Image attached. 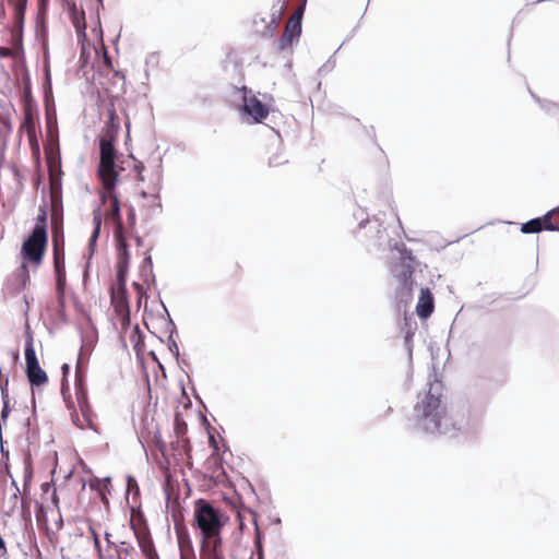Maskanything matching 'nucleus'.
I'll return each instance as SVG.
<instances>
[{
    "label": "nucleus",
    "mask_w": 559,
    "mask_h": 559,
    "mask_svg": "<svg viewBox=\"0 0 559 559\" xmlns=\"http://www.w3.org/2000/svg\"><path fill=\"white\" fill-rule=\"evenodd\" d=\"M4 14H5L4 8H3V5H1V8H0V15L4 16Z\"/></svg>",
    "instance_id": "09e8293b"
},
{
    "label": "nucleus",
    "mask_w": 559,
    "mask_h": 559,
    "mask_svg": "<svg viewBox=\"0 0 559 559\" xmlns=\"http://www.w3.org/2000/svg\"><path fill=\"white\" fill-rule=\"evenodd\" d=\"M175 432L177 442L181 444L185 450L190 449L189 439L187 437L188 426L181 413L175 414Z\"/></svg>",
    "instance_id": "a211bd4d"
},
{
    "label": "nucleus",
    "mask_w": 559,
    "mask_h": 559,
    "mask_svg": "<svg viewBox=\"0 0 559 559\" xmlns=\"http://www.w3.org/2000/svg\"><path fill=\"white\" fill-rule=\"evenodd\" d=\"M19 493H20V490L19 488H15V492L13 493L12 496V500H13V507L16 506L17 501H19Z\"/></svg>",
    "instance_id": "37998d69"
},
{
    "label": "nucleus",
    "mask_w": 559,
    "mask_h": 559,
    "mask_svg": "<svg viewBox=\"0 0 559 559\" xmlns=\"http://www.w3.org/2000/svg\"><path fill=\"white\" fill-rule=\"evenodd\" d=\"M306 0H304L302 4L298 7V9L294 12V14L289 17L288 21H293L301 24L304 11H305Z\"/></svg>",
    "instance_id": "7c9ffc66"
},
{
    "label": "nucleus",
    "mask_w": 559,
    "mask_h": 559,
    "mask_svg": "<svg viewBox=\"0 0 559 559\" xmlns=\"http://www.w3.org/2000/svg\"><path fill=\"white\" fill-rule=\"evenodd\" d=\"M141 195L144 199H147V203L144 206H146L150 212L154 213L155 210L162 207L160 199L157 192L147 194L145 191H142Z\"/></svg>",
    "instance_id": "a878e982"
},
{
    "label": "nucleus",
    "mask_w": 559,
    "mask_h": 559,
    "mask_svg": "<svg viewBox=\"0 0 559 559\" xmlns=\"http://www.w3.org/2000/svg\"><path fill=\"white\" fill-rule=\"evenodd\" d=\"M14 51L11 48L0 47V57H13Z\"/></svg>",
    "instance_id": "58836bf2"
},
{
    "label": "nucleus",
    "mask_w": 559,
    "mask_h": 559,
    "mask_svg": "<svg viewBox=\"0 0 559 559\" xmlns=\"http://www.w3.org/2000/svg\"><path fill=\"white\" fill-rule=\"evenodd\" d=\"M301 34V24L287 21L283 35L280 38L278 47L285 50L293 45L295 39H298Z\"/></svg>",
    "instance_id": "dca6fc26"
},
{
    "label": "nucleus",
    "mask_w": 559,
    "mask_h": 559,
    "mask_svg": "<svg viewBox=\"0 0 559 559\" xmlns=\"http://www.w3.org/2000/svg\"><path fill=\"white\" fill-rule=\"evenodd\" d=\"M390 271L399 284L396 295L399 297L411 298L414 288L413 274L415 271L412 254L407 252L402 253L401 257L391 264Z\"/></svg>",
    "instance_id": "0eeeda50"
},
{
    "label": "nucleus",
    "mask_w": 559,
    "mask_h": 559,
    "mask_svg": "<svg viewBox=\"0 0 559 559\" xmlns=\"http://www.w3.org/2000/svg\"><path fill=\"white\" fill-rule=\"evenodd\" d=\"M103 62L105 64V67L110 70V71H114V66H112V61H111V58L110 56L108 55L106 48L104 47V51H103Z\"/></svg>",
    "instance_id": "f704fd0d"
},
{
    "label": "nucleus",
    "mask_w": 559,
    "mask_h": 559,
    "mask_svg": "<svg viewBox=\"0 0 559 559\" xmlns=\"http://www.w3.org/2000/svg\"><path fill=\"white\" fill-rule=\"evenodd\" d=\"M228 516L205 499L193 504V523L200 540V559H225L223 530Z\"/></svg>",
    "instance_id": "f257e3e1"
},
{
    "label": "nucleus",
    "mask_w": 559,
    "mask_h": 559,
    "mask_svg": "<svg viewBox=\"0 0 559 559\" xmlns=\"http://www.w3.org/2000/svg\"><path fill=\"white\" fill-rule=\"evenodd\" d=\"M435 310V299L429 288H421L416 306V312L419 318L427 319Z\"/></svg>",
    "instance_id": "2eb2a0df"
},
{
    "label": "nucleus",
    "mask_w": 559,
    "mask_h": 559,
    "mask_svg": "<svg viewBox=\"0 0 559 559\" xmlns=\"http://www.w3.org/2000/svg\"><path fill=\"white\" fill-rule=\"evenodd\" d=\"M90 532L93 537L94 547H95L96 551L98 552V556L100 557L102 556V546H100L98 533L93 527H90Z\"/></svg>",
    "instance_id": "473e14b6"
},
{
    "label": "nucleus",
    "mask_w": 559,
    "mask_h": 559,
    "mask_svg": "<svg viewBox=\"0 0 559 559\" xmlns=\"http://www.w3.org/2000/svg\"><path fill=\"white\" fill-rule=\"evenodd\" d=\"M287 3H288V0H284L283 3L276 10H274V12L272 13V19L267 25V28L270 29L271 33H273L277 28L283 15L286 11Z\"/></svg>",
    "instance_id": "5701e85b"
},
{
    "label": "nucleus",
    "mask_w": 559,
    "mask_h": 559,
    "mask_svg": "<svg viewBox=\"0 0 559 559\" xmlns=\"http://www.w3.org/2000/svg\"><path fill=\"white\" fill-rule=\"evenodd\" d=\"M26 374L32 385L40 386L48 381L46 372L40 368L32 341L25 346Z\"/></svg>",
    "instance_id": "9b49d317"
},
{
    "label": "nucleus",
    "mask_w": 559,
    "mask_h": 559,
    "mask_svg": "<svg viewBox=\"0 0 559 559\" xmlns=\"http://www.w3.org/2000/svg\"><path fill=\"white\" fill-rule=\"evenodd\" d=\"M109 536H110V535H109L108 533H106L105 538H106V540H107L108 543H110V540H109Z\"/></svg>",
    "instance_id": "8fccbe9b"
},
{
    "label": "nucleus",
    "mask_w": 559,
    "mask_h": 559,
    "mask_svg": "<svg viewBox=\"0 0 559 559\" xmlns=\"http://www.w3.org/2000/svg\"><path fill=\"white\" fill-rule=\"evenodd\" d=\"M132 286H133V288L135 289V292H136V294L139 296V304H140L141 302V298H142V296L144 294V288H143V286L141 284H139L136 282H134L132 284Z\"/></svg>",
    "instance_id": "4c0bfd02"
},
{
    "label": "nucleus",
    "mask_w": 559,
    "mask_h": 559,
    "mask_svg": "<svg viewBox=\"0 0 559 559\" xmlns=\"http://www.w3.org/2000/svg\"><path fill=\"white\" fill-rule=\"evenodd\" d=\"M43 489H44L45 493H48V491L50 489H52V491H51V501L58 508L59 499H58V496H57V492H56V488L51 487L48 483H45L43 485Z\"/></svg>",
    "instance_id": "72a5a7b5"
},
{
    "label": "nucleus",
    "mask_w": 559,
    "mask_h": 559,
    "mask_svg": "<svg viewBox=\"0 0 559 559\" xmlns=\"http://www.w3.org/2000/svg\"><path fill=\"white\" fill-rule=\"evenodd\" d=\"M48 245V233L39 229L32 230L28 238L22 243L21 255L23 263L21 272L24 277V284L29 282L28 264L34 269L41 265Z\"/></svg>",
    "instance_id": "20e7f679"
},
{
    "label": "nucleus",
    "mask_w": 559,
    "mask_h": 559,
    "mask_svg": "<svg viewBox=\"0 0 559 559\" xmlns=\"http://www.w3.org/2000/svg\"><path fill=\"white\" fill-rule=\"evenodd\" d=\"M543 230H545V226L543 224V216L533 218L521 225V231L523 234H537Z\"/></svg>",
    "instance_id": "412c9836"
},
{
    "label": "nucleus",
    "mask_w": 559,
    "mask_h": 559,
    "mask_svg": "<svg viewBox=\"0 0 559 559\" xmlns=\"http://www.w3.org/2000/svg\"><path fill=\"white\" fill-rule=\"evenodd\" d=\"M178 544L180 549V556L194 554L192 542L187 532L178 531Z\"/></svg>",
    "instance_id": "4be33fe9"
},
{
    "label": "nucleus",
    "mask_w": 559,
    "mask_h": 559,
    "mask_svg": "<svg viewBox=\"0 0 559 559\" xmlns=\"http://www.w3.org/2000/svg\"><path fill=\"white\" fill-rule=\"evenodd\" d=\"M545 230L559 231V206L548 211L543 216Z\"/></svg>",
    "instance_id": "aec40b11"
},
{
    "label": "nucleus",
    "mask_w": 559,
    "mask_h": 559,
    "mask_svg": "<svg viewBox=\"0 0 559 559\" xmlns=\"http://www.w3.org/2000/svg\"><path fill=\"white\" fill-rule=\"evenodd\" d=\"M7 555H8V550H7L5 542L0 536V559H5Z\"/></svg>",
    "instance_id": "e433bc0d"
},
{
    "label": "nucleus",
    "mask_w": 559,
    "mask_h": 559,
    "mask_svg": "<svg viewBox=\"0 0 559 559\" xmlns=\"http://www.w3.org/2000/svg\"><path fill=\"white\" fill-rule=\"evenodd\" d=\"M67 4L68 12L71 19V22L75 28L76 35L79 38L86 37V20L85 12L82 9H78L75 2L73 0H63Z\"/></svg>",
    "instance_id": "f8f14e48"
},
{
    "label": "nucleus",
    "mask_w": 559,
    "mask_h": 559,
    "mask_svg": "<svg viewBox=\"0 0 559 559\" xmlns=\"http://www.w3.org/2000/svg\"><path fill=\"white\" fill-rule=\"evenodd\" d=\"M145 260H146V261H148V262H151V257H150V255H148V257H146V259H145Z\"/></svg>",
    "instance_id": "3c124183"
},
{
    "label": "nucleus",
    "mask_w": 559,
    "mask_h": 559,
    "mask_svg": "<svg viewBox=\"0 0 559 559\" xmlns=\"http://www.w3.org/2000/svg\"><path fill=\"white\" fill-rule=\"evenodd\" d=\"M415 426L425 433H440L455 438L463 431V418L459 423L441 408V396L429 391L415 405Z\"/></svg>",
    "instance_id": "7ed1b4c3"
},
{
    "label": "nucleus",
    "mask_w": 559,
    "mask_h": 559,
    "mask_svg": "<svg viewBox=\"0 0 559 559\" xmlns=\"http://www.w3.org/2000/svg\"><path fill=\"white\" fill-rule=\"evenodd\" d=\"M62 382H61V392L63 395H66V392L69 391V386H68V383H67V377L69 374V371H70V367L68 364H63L62 367Z\"/></svg>",
    "instance_id": "c85d7f7f"
},
{
    "label": "nucleus",
    "mask_w": 559,
    "mask_h": 559,
    "mask_svg": "<svg viewBox=\"0 0 559 559\" xmlns=\"http://www.w3.org/2000/svg\"><path fill=\"white\" fill-rule=\"evenodd\" d=\"M102 221H103V214L100 213V211L94 210L93 211L94 228H93V233L88 240L87 253L85 254L87 265L90 264L93 255L96 252L97 240L99 238V234H100V229H102Z\"/></svg>",
    "instance_id": "4468645a"
},
{
    "label": "nucleus",
    "mask_w": 559,
    "mask_h": 559,
    "mask_svg": "<svg viewBox=\"0 0 559 559\" xmlns=\"http://www.w3.org/2000/svg\"><path fill=\"white\" fill-rule=\"evenodd\" d=\"M131 528L136 537L139 547L146 559H158L157 551L152 540L150 530L142 513L132 510L130 520Z\"/></svg>",
    "instance_id": "1a4fd4ad"
},
{
    "label": "nucleus",
    "mask_w": 559,
    "mask_h": 559,
    "mask_svg": "<svg viewBox=\"0 0 559 559\" xmlns=\"http://www.w3.org/2000/svg\"><path fill=\"white\" fill-rule=\"evenodd\" d=\"M134 486H136L135 480H134V479H129V483H128V487H129V489H130V488H134Z\"/></svg>",
    "instance_id": "de8ad7c7"
},
{
    "label": "nucleus",
    "mask_w": 559,
    "mask_h": 559,
    "mask_svg": "<svg viewBox=\"0 0 559 559\" xmlns=\"http://www.w3.org/2000/svg\"><path fill=\"white\" fill-rule=\"evenodd\" d=\"M115 141L109 139L99 140L100 156L97 173L102 185L107 186L109 189L116 187L119 177L116 169L117 151L115 148Z\"/></svg>",
    "instance_id": "423d86ee"
},
{
    "label": "nucleus",
    "mask_w": 559,
    "mask_h": 559,
    "mask_svg": "<svg viewBox=\"0 0 559 559\" xmlns=\"http://www.w3.org/2000/svg\"><path fill=\"white\" fill-rule=\"evenodd\" d=\"M136 554L135 548L129 542H120L117 547L118 559H133Z\"/></svg>",
    "instance_id": "b1692460"
},
{
    "label": "nucleus",
    "mask_w": 559,
    "mask_h": 559,
    "mask_svg": "<svg viewBox=\"0 0 559 559\" xmlns=\"http://www.w3.org/2000/svg\"><path fill=\"white\" fill-rule=\"evenodd\" d=\"M134 486H136L135 480H134V479H129V483H128V487H129V489H130V488H134Z\"/></svg>",
    "instance_id": "49530a36"
},
{
    "label": "nucleus",
    "mask_w": 559,
    "mask_h": 559,
    "mask_svg": "<svg viewBox=\"0 0 559 559\" xmlns=\"http://www.w3.org/2000/svg\"><path fill=\"white\" fill-rule=\"evenodd\" d=\"M306 0H304L302 4L298 7V9L294 12V14L289 17L288 21H293L301 24L304 11H305Z\"/></svg>",
    "instance_id": "c756f323"
},
{
    "label": "nucleus",
    "mask_w": 559,
    "mask_h": 559,
    "mask_svg": "<svg viewBox=\"0 0 559 559\" xmlns=\"http://www.w3.org/2000/svg\"><path fill=\"white\" fill-rule=\"evenodd\" d=\"M51 225L53 265L66 264V242L62 217H59L55 212L51 214Z\"/></svg>",
    "instance_id": "9d476101"
},
{
    "label": "nucleus",
    "mask_w": 559,
    "mask_h": 559,
    "mask_svg": "<svg viewBox=\"0 0 559 559\" xmlns=\"http://www.w3.org/2000/svg\"><path fill=\"white\" fill-rule=\"evenodd\" d=\"M53 271L56 275L58 301L60 305H63L64 289L67 284L66 264L53 265Z\"/></svg>",
    "instance_id": "6ab92c4d"
},
{
    "label": "nucleus",
    "mask_w": 559,
    "mask_h": 559,
    "mask_svg": "<svg viewBox=\"0 0 559 559\" xmlns=\"http://www.w3.org/2000/svg\"><path fill=\"white\" fill-rule=\"evenodd\" d=\"M120 131L119 117L112 103L108 108V120L105 123L104 132L100 139L117 140Z\"/></svg>",
    "instance_id": "f3484780"
},
{
    "label": "nucleus",
    "mask_w": 559,
    "mask_h": 559,
    "mask_svg": "<svg viewBox=\"0 0 559 559\" xmlns=\"http://www.w3.org/2000/svg\"><path fill=\"white\" fill-rule=\"evenodd\" d=\"M38 1V14L45 15L47 12L49 0H37Z\"/></svg>",
    "instance_id": "c9c22d12"
},
{
    "label": "nucleus",
    "mask_w": 559,
    "mask_h": 559,
    "mask_svg": "<svg viewBox=\"0 0 559 559\" xmlns=\"http://www.w3.org/2000/svg\"><path fill=\"white\" fill-rule=\"evenodd\" d=\"M131 254L118 255L117 263V278L118 283L116 287L111 289V304L116 313L120 317L121 325L123 329L130 324V308L127 298L126 288V274L130 262Z\"/></svg>",
    "instance_id": "39448f33"
},
{
    "label": "nucleus",
    "mask_w": 559,
    "mask_h": 559,
    "mask_svg": "<svg viewBox=\"0 0 559 559\" xmlns=\"http://www.w3.org/2000/svg\"><path fill=\"white\" fill-rule=\"evenodd\" d=\"M75 377H76V381L79 384H81L82 382V378H81V373H80V367L78 366L76 367V373H75Z\"/></svg>",
    "instance_id": "c03bdc74"
},
{
    "label": "nucleus",
    "mask_w": 559,
    "mask_h": 559,
    "mask_svg": "<svg viewBox=\"0 0 559 559\" xmlns=\"http://www.w3.org/2000/svg\"><path fill=\"white\" fill-rule=\"evenodd\" d=\"M22 33L23 31H14V35L12 37L11 44L16 50L22 48Z\"/></svg>",
    "instance_id": "2f4dec72"
},
{
    "label": "nucleus",
    "mask_w": 559,
    "mask_h": 559,
    "mask_svg": "<svg viewBox=\"0 0 559 559\" xmlns=\"http://www.w3.org/2000/svg\"><path fill=\"white\" fill-rule=\"evenodd\" d=\"M3 408H2V412H1V417L3 419H5L8 417V414H9V406H8V402L4 400L3 401Z\"/></svg>",
    "instance_id": "79ce46f5"
},
{
    "label": "nucleus",
    "mask_w": 559,
    "mask_h": 559,
    "mask_svg": "<svg viewBox=\"0 0 559 559\" xmlns=\"http://www.w3.org/2000/svg\"><path fill=\"white\" fill-rule=\"evenodd\" d=\"M37 229L47 233V214L44 209H40V214L36 217V224L33 230Z\"/></svg>",
    "instance_id": "bb28decb"
},
{
    "label": "nucleus",
    "mask_w": 559,
    "mask_h": 559,
    "mask_svg": "<svg viewBox=\"0 0 559 559\" xmlns=\"http://www.w3.org/2000/svg\"><path fill=\"white\" fill-rule=\"evenodd\" d=\"M23 121L21 130H24L27 140L32 146L38 148L37 143V123H38V109L37 105L32 96L31 88L25 86L23 92Z\"/></svg>",
    "instance_id": "6e6552de"
},
{
    "label": "nucleus",
    "mask_w": 559,
    "mask_h": 559,
    "mask_svg": "<svg viewBox=\"0 0 559 559\" xmlns=\"http://www.w3.org/2000/svg\"><path fill=\"white\" fill-rule=\"evenodd\" d=\"M27 1L28 0H9V2H13V5H16V7H21V8H26L27 7Z\"/></svg>",
    "instance_id": "a19ab883"
},
{
    "label": "nucleus",
    "mask_w": 559,
    "mask_h": 559,
    "mask_svg": "<svg viewBox=\"0 0 559 559\" xmlns=\"http://www.w3.org/2000/svg\"><path fill=\"white\" fill-rule=\"evenodd\" d=\"M228 277L231 280L240 278L242 274V267L238 262H233L228 265L227 270Z\"/></svg>",
    "instance_id": "cd10ccee"
},
{
    "label": "nucleus",
    "mask_w": 559,
    "mask_h": 559,
    "mask_svg": "<svg viewBox=\"0 0 559 559\" xmlns=\"http://www.w3.org/2000/svg\"><path fill=\"white\" fill-rule=\"evenodd\" d=\"M180 559H197L195 554L192 555H181Z\"/></svg>",
    "instance_id": "a18cd8bd"
},
{
    "label": "nucleus",
    "mask_w": 559,
    "mask_h": 559,
    "mask_svg": "<svg viewBox=\"0 0 559 559\" xmlns=\"http://www.w3.org/2000/svg\"><path fill=\"white\" fill-rule=\"evenodd\" d=\"M13 29L23 31L26 8L13 5Z\"/></svg>",
    "instance_id": "393cba45"
},
{
    "label": "nucleus",
    "mask_w": 559,
    "mask_h": 559,
    "mask_svg": "<svg viewBox=\"0 0 559 559\" xmlns=\"http://www.w3.org/2000/svg\"><path fill=\"white\" fill-rule=\"evenodd\" d=\"M243 110L250 117L253 122L260 123L269 116V108L255 96L245 98Z\"/></svg>",
    "instance_id": "ddd939ff"
},
{
    "label": "nucleus",
    "mask_w": 559,
    "mask_h": 559,
    "mask_svg": "<svg viewBox=\"0 0 559 559\" xmlns=\"http://www.w3.org/2000/svg\"><path fill=\"white\" fill-rule=\"evenodd\" d=\"M36 519H37L38 522H40V521L46 522L47 521L43 504L38 508V510L36 512Z\"/></svg>",
    "instance_id": "ea45409f"
},
{
    "label": "nucleus",
    "mask_w": 559,
    "mask_h": 559,
    "mask_svg": "<svg viewBox=\"0 0 559 559\" xmlns=\"http://www.w3.org/2000/svg\"><path fill=\"white\" fill-rule=\"evenodd\" d=\"M100 200L103 204L109 203L104 213V219L112 225L118 255H129L131 242H134L136 247H142V238L135 235L136 216L133 206L128 209L127 221L123 222L120 213V201L115 188L109 189L107 186H103Z\"/></svg>",
    "instance_id": "f03ea898"
}]
</instances>
